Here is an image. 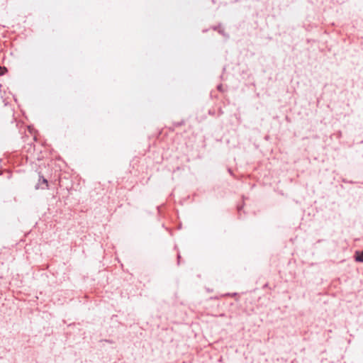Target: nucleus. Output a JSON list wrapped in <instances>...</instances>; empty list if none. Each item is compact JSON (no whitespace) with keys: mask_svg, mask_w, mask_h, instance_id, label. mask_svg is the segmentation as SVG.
<instances>
[{"mask_svg":"<svg viewBox=\"0 0 363 363\" xmlns=\"http://www.w3.org/2000/svg\"><path fill=\"white\" fill-rule=\"evenodd\" d=\"M355 259L357 262H363V251L362 252H356Z\"/></svg>","mask_w":363,"mask_h":363,"instance_id":"1","label":"nucleus"},{"mask_svg":"<svg viewBox=\"0 0 363 363\" xmlns=\"http://www.w3.org/2000/svg\"><path fill=\"white\" fill-rule=\"evenodd\" d=\"M7 72V69L4 67H0V76L4 74Z\"/></svg>","mask_w":363,"mask_h":363,"instance_id":"2","label":"nucleus"}]
</instances>
